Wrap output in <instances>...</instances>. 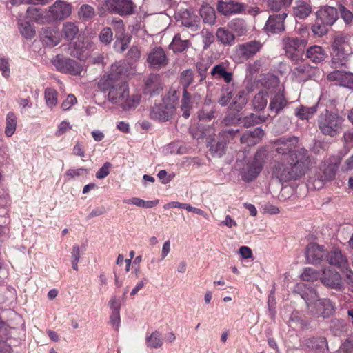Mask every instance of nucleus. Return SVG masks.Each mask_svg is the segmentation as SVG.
<instances>
[{
	"label": "nucleus",
	"instance_id": "nucleus-56",
	"mask_svg": "<svg viewBox=\"0 0 353 353\" xmlns=\"http://www.w3.org/2000/svg\"><path fill=\"white\" fill-rule=\"evenodd\" d=\"M19 29L21 35L26 39H31L34 37L35 31L28 22L20 23Z\"/></svg>",
	"mask_w": 353,
	"mask_h": 353
},
{
	"label": "nucleus",
	"instance_id": "nucleus-47",
	"mask_svg": "<svg viewBox=\"0 0 353 353\" xmlns=\"http://www.w3.org/2000/svg\"><path fill=\"white\" fill-rule=\"evenodd\" d=\"M193 81L194 72L192 70L188 69L181 73L179 82L183 87V90H188L189 87L192 84Z\"/></svg>",
	"mask_w": 353,
	"mask_h": 353
},
{
	"label": "nucleus",
	"instance_id": "nucleus-32",
	"mask_svg": "<svg viewBox=\"0 0 353 353\" xmlns=\"http://www.w3.org/2000/svg\"><path fill=\"white\" fill-rule=\"evenodd\" d=\"M180 19L182 25L185 27L192 28L194 30L198 27L199 21L198 17L189 10L183 11L180 14Z\"/></svg>",
	"mask_w": 353,
	"mask_h": 353
},
{
	"label": "nucleus",
	"instance_id": "nucleus-59",
	"mask_svg": "<svg viewBox=\"0 0 353 353\" xmlns=\"http://www.w3.org/2000/svg\"><path fill=\"white\" fill-rule=\"evenodd\" d=\"M339 12L341 17L346 25H351L353 22V14L351 11L347 10L344 6L340 5L339 6Z\"/></svg>",
	"mask_w": 353,
	"mask_h": 353
},
{
	"label": "nucleus",
	"instance_id": "nucleus-34",
	"mask_svg": "<svg viewBox=\"0 0 353 353\" xmlns=\"http://www.w3.org/2000/svg\"><path fill=\"white\" fill-rule=\"evenodd\" d=\"M217 40L225 46H232L234 43V35L225 28H219L216 32Z\"/></svg>",
	"mask_w": 353,
	"mask_h": 353
},
{
	"label": "nucleus",
	"instance_id": "nucleus-46",
	"mask_svg": "<svg viewBox=\"0 0 353 353\" xmlns=\"http://www.w3.org/2000/svg\"><path fill=\"white\" fill-rule=\"evenodd\" d=\"M290 326L294 329H307L309 326V322L305 319H302L297 312H293L289 320Z\"/></svg>",
	"mask_w": 353,
	"mask_h": 353
},
{
	"label": "nucleus",
	"instance_id": "nucleus-45",
	"mask_svg": "<svg viewBox=\"0 0 353 353\" xmlns=\"http://www.w3.org/2000/svg\"><path fill=\"white\" fill-rule=\"evenodd\" d=\"M210 73L212 76L218 75L219 77L223 78L227 83H229L232 81V72H228L222 64L214 65Z\"/></svg>",
	"mask_w": 353,
	"mask_h": 353
},
{
	"label": "nucleus",
	"instance_id": "nucleus-41",
	"mask_svg": "<svg viewBox=\"0 0 353 353\" xmlns=\"http://www.w3.org/2000/svg\"><path fill=\"white\" fill-rule=\"evenodd\" d=\"M78 17L82 21H88L95 16L94 8L88 4H83L78 10Z\"/></svg>",
	"mask_w": 353,
	"mask_h": 353
},
{
	"label": "nucleus",
	"instance_id": "nucleus-28",
	"mask_svg": "<svg viewBox=\"0 0 353 353\" xmlns=\"http://www.w3.org/2000/svg\"><path fill=\"white\" fill-rule=\"evenodd\" d=\"M41 41L43 45L48 47H54L59 43L60 38L57 32L47 28L43 30Z\"/></svg>",
	"mask_w": 353,
	"mask_h": 353
},
{
	"label": "nucleus",
	"instance_id": "nucleus-61",
	"mask_svg": "<svg viewBox=\"0 0 353 353\" xmlns=\"http://www.w3.org/2000/svg\"><path fill=\"white\" fill-rule=\"evenodd\" d=\"M43 16L42 10L40 8L30 6L26 10V17L32 20L37 21Z\"/></svg>",
	"mask_w": 353,
	"mask_h": 353
},
{
	"label": "nucleus",
	"instance_id": "nucleus-16",
	"mask_svg": "<svg viewBox=\"0 0 353 353\" xmlns=\"http://www.w3.org/2000/svg\"><path fill=\"white\" fill-rule=\"evenodd\" d=\"M163 90V82L158 74H151L145 80V92L151 96L157 95Z\"/></svg>",
	"mask_w": 353,
	"mask_h": 353
},
{
	"label": "nucleus",
	"instance_id": "nucleus-63",
	"mask_svg": "<svg viewBox=\"0 0 353 353\" xmlns=\"http://www.w3.org/2000/svg\"><path fill=\"white\" fill-rule=\"evenodd\" d=\"M112 165L110 162L105 163L102 167L97 172L96 178L98 179H103L105 178L109 174Z\"/></svg>",
	"mask_w": 353,
	"mask_h": 353
},
{
	"label": "nucleus",
	"instance_id": "nucleus-30",
	"mask_svg": "<svg viewBox=\"0 0 353 353\" xmlns=\"http://www.w3.org/2000/svg\"><path fill=\"white\" fill-rule=\"evenodd\" d=\"M287 100L281 92H278L270 100L269 110L274 115L278 114L286 105Z\"/></svg>",
	"mask_w": 353,
	"mask_h": 353
},
{
	"label": "nucleus",
	"instance_id": "nucleus-1",
	"mask_svg": "<svg viewBox=\"0 0 353 353\" xmlns=\"http://www.w3.org/2000/svg\"><path fill=\"white\" fill-rule=\"evenodd\" d=\"M124 70L121 64H112L110 72L103 75L98 83L101 91L108 92V99L113 104L121 105L128 97L129 87L123 77Z\"/></svg>",
	"mask_w": 353,
	"mask_h": 353
},
{
	"label": "nucleus",
	"instance_id": "nucleus-4",
	"mask_svg": "<svg viewBox=\"0 0 353 353\" xmlns=\"http://www.w3.org/2000/svg\"><path fill=\"white\" fill-rule=\"evenodd\" d=\"M316 17L312 31L315 35L322 37L327 32V27L332 26L339 19V10L332 6H322L316 12Z\"/></svg>",
	"mask_w": 353,
	"mask_h": 353
},
{
	"label": "nucleus",
	"instance_id": "nucleus-55",
	"mask_svg": "<svg viewBox=\"0 0 353 353\" xmlns=\"http://www.w3.org/2000/svg\"><path fill=\"white\" fill-rule=\"evenodd\" d=\"M198 117L201 121H210L214 117V110L207 102H205V105L199 112Z\"/></svg>",
	"mask_w": 353,
	"mask_h": 353
},
{
	"label": "nucleus",
	"instance_id": "nucleus-53",
	"mask_svg": "<svg viewBox=\"0 0 353 353\" xmlns=\"http://www.w3.org/2000/svg\"><path fill=\"white\" fill-rule=\"evenodd\" d=\"M232 97V90L228 85L223 86L221 90V96L218 103L222 105H226Z\"/></svg>",
	"mask_w": 353,
	"mask_h": 353
},
{
	"label": "nucleus",
	"instance_id": "nucleus-6",
	"mask_svg": "<svg viewBox=\"0 0 353 353\" xmlns=\"http://www.w3.org/2000/svg\"><path fill=\"white\" fill-rule=\"evenodd\" d=\"M307 41L298 37H285L283 39L282 45L288 59L293 61L304 60L305 49Z\"/></svg>",
	"mask_w": 353,
	"mask_h": 353
},
{
	"label": "nucleus",
	"instance_id": "nucleus-2",
	"mask_svg": "<svg viewBox=\"0 0 353 353\" xmlns=\"http://www.w3.org/2000/svg\"><path fill=\"white\" fill-rule=\"evenodd\" d=\"M310 163L308 151L300 148L293 159L283 158L272 168V175L281 182L296 180L302 176Z\"/></svg>",
	"mask_w": 353,
	"mask_h": 353
},
{
	"label": "nucleus",
	"instance_id": "nucleus-31",
	"mask_svg": "<svg viewBox=\"0 0 353 353\" xmlns=\"http://www.w3.org/2000/svg\"><path fill=\"white\" fill-rule=\"evenodd\" d=\"M312 13V7L306 1L299 0L295 2L294 14L299 19L307 18Z\"/></svg>",
	"mask_w": 353,
	"mask_h": 353
},
{
	"label": "nucleus",
	"instance_id": "nucleus-11",
	"mask_svg": "<svg viewBox=\"0 0 353 353\" xmlns=\"http://www.w3.org/2000/svg\"><path fill=\"white\" fill-rule=\"evenodd\" d=\"M106 6L111 12L121 16L134 14L136 7L131 0H107Z\"/></svg>",
	"mask_w": 353,
	"mask_h": 353
},
{
	"label": "nucleus",
	"instance_id": "nucleus-50",
	"mask_svg": "<svg viewBox=\"0 0 353 353\" xmlns=\"http://www.w3.org/2000/svg\"><path fill=\"white\" fill-rule=\"evenodd\" d=\"M140 100V94H128V97L125 98V100L121 106L123 108V110H129L131 108L137 107L139 104Z\"/></svg>",
	"mask_w": 353,
	"mask_h": 353
},
{
	"label": "nucleus",
	"instance_id": "nucleus-37",
	"mask_svg": "<svg viewBox=\"0 0 353 353\" xmlns=\"http://www.w3.org/2000/svg\"><path fill=\"white\" fill-rule=\"evenodd\" d=\"M210 151L214 157H221L225 152L226 145L221 139H219V134H218L217 139H213L210 143Z\"/></svg>",
	"mask_w": 353,
	"mask_h": 353
},
{
	"label": "nucleus",
	"instance_id": "nucleus-8",
	"mask_svg": "<svg viewBox=\"0 0 353 353\" xmlns=\"http://www.w3.org/2000/svg\"><path fill=\"white\" fill-rule=\"evenodd\" d=\"M299 142L296 137H282L279 139L275 144L276 145V151L283 156V158L293 159L299 150H294Z\"/></svg>",
	"mask_w": 353,
	"mask_h": 353
},
{
	"label": "nucleus",
	"instance_id": "nucleus-44",
	"mask_svg": "<svg viewBox=\"0 0 353 353\" xmlns=\"http://www.w3.org/2000/svg\"><path fill=\"white\" fill-rule=\"evenodd\" d=\"M228 27L234 32H235L239 36L245 34L247 32V26L245 21L242 19H234L230 21L228 24Z\"/></svg>",
	"mask_w": 353,
	"mask_h": 353
},
{
	"label": "nucleus",
	"instance_id": "nucleus-51",
	"mask_svg": "<svg viewBox=\"0 0 353 353\" xmlns=\"http://www.w3.org/2000/svg\"><path fill=\"white\" fill-rule=\"evenodd\" d=\"M292 2V0H268V8L274 12H279L283 8L289 7Z\"/></svg>",
	"mask_w": 353,
	"mask_h": 353
},
{
	"label": "nucleus",
	"instance_id": "nucleus-38",
	"mask_svg": "<svg viewBox=\"0 0 353 353\" xmlns=\"http://www.w3.org/2000/svg\"><path fill=\"white\" fill-rule=\"evenodd\" d=\"M219 134V139H221L226 145L235 141V140L240 137L239 129L226 128L221 130Z\"/></svg>",
	"mask_w": 353,
	"mask_h": 353
},
{
	"label": "nucleus",
	"instance_id": "nucleus-52",
	"mask_svg": "<svg viewBox=\"0 0 353 353\" xmlns=\"http://www.w3.org/2000/svg\"><path fill=\"white\" fill-rule=\"evenodd\" d=\"M146 341L148 346L152 348H159L163 344L161 334L157 331L152 332Z\"/></svg>",
	"mask_w": 353,
	"mask_h": 353
},
{
	"label": "nucleus",
	"instance_id": "nucleus-3",
	"mask_svg": "<svg viewBox=\"0 0 353 353\" xmlns=\"http://www.w3.org/2000/svg\"><path fill=\"white\" fill-rule=\"evenodd\" d=\"M309 312L314 317L328 318L334 312V307L330 301L327 299H319V295L314 289H310L305 294Z\"/></svg>",
	"mask_w": 353,
	"mask_h": 353
},
{
	"label": "nucleus",
	"instance_id": "nucleus-57",
	"mask_svg": "<svg viewBox=\"0 0 353 353\" xmlns=\"http://www.w3.org/2000/svg\"><path fill=\"white\" fill-rule=\"evenodd\" d=\"M301 276L303 281H314L318 279L319 274L316 270L312 268H305Z\"/></svg>",
	"mask_w": 353,
	"mask_h": 353
},
{
	"label": "nucleus",
	"instance_id": "nucleus-58",
	"mask_svg": "<svg viewBox=\"0 0 353 353\" xmlns=\"http://www.w3.org/2000/svg\"><path fill=\"white\" fill-rule=\"evenodd\" d=\"M166 154H183L185 148L182 147L181 143L173 142L167 145L164 148Z\"/></svg>",
	"mask_w": 353,
	"mask_h": 353
},
{
	"label": "nucleus",
	"instance_id": "nucleus-42",
	"mask_svg": "<svg viewBox=\"0 0 353 353\" xmlns=\"http://www.w3.org/2000/svg\"><path fill=\"white\" fill-rule=\"evenodd\" d=\"M330 329L334 336H340L347 332V326L343 320L335 319L331 321Z\"/></svg>",
	"mask_w": 353,
	"mask_h": 353
},
{
	"label": "nucleus",
	"instance_id": "nucleus-49",
	"mask_svg": "<svg viewBox=\"0 0 353 353\" xmlns=\"http://www.w3.org/2000/svg\"><path fill=\"white\" fill-rule=\"evenodd\" d=\"M337 168V163H330L325 165L323 168V175H321L322 179L325 181L332 180L336 175Z\"/></svg>",
	"mask_w": 353,
	"mask_h": 353
},
{
	"label": "nucleus",
	"instance_id": "nucleus-15",
	"mask_svg": "<svg viewBox=\"0 0 353 353\" xmlns=\"http://www.w3.org/2000/svg\"><path fill=\"white\" fill-rule=\"evenodd\" d=\"M216 8L221 14L228 16L242 13L245 8V4L233 1H220L217 3Z\"/></svg>",
	"mask_w": 353,
	"mask_h": 353
},
{
	"label": "nucleus",
	"instance_id": "nucleus-40",
	"mask_svg": "<svg viewBox=\"0 0 353 353\" xmlns=\"http://www.w3.org/2000/svg\"><path fill=\"white\" fill-rule=\"evenodd\" d=\"M200 14L205 23L214 24L216 21V13L214 9L209 6H203L200 9Z\"/></svg>",
	"mask_w": 353,
	"mask_h": 353
},
{
	"label": "nucleus",
	"instance_id": "nucleus-24",
	"mask_svg": "<svg viewBox=\"0 0 353 353\" xmlns=\"http://www.w3.org/2000/svg\"><path fill=\"white\" fill-rule=\"evenodd\" d=\"M319 72V70L316 68L311 66L308 63L299 65L292 70L293 75L296 77H303L305 79L315 78Z\"/></svg>",
	"mask_w": 353,
	"mask_h": 353
},
{
	"label": "nucleus",
	"instance_id": "nucleus-9",
	"mask_svg": "<svg viewBox=\"0 0 353 353\" xmlns=\"http://www.w3.org/2000/svg\"><path fill=\"white\" fill-rule=\"evenodd\" d=\"M146 62L150 69L159 70L168 65V58L161 47H154L148 53Z\"/></svg>",
	"mask_w": 353,
	"mask_h": 353
},
{
	"label": "nucleus",
	"instance_id": "nucleus-10",
	"mask_svg": "<svg viewBox=\"0 0 353 353\" xmlns=\"http://www.w3.org/2000/svg\"><path fill=\"white\" fill-rule=\"evenodd\" d=\"M263 165L264 160L261 154L256 152L254 159L248 164L247 168L242 172V179L245 182L253 181L261 172Z\"/></svg>",
	"mask_w": 353,
	"mask_h": 353
},
{
	"label": "nucleus",
	"instance_id": "nucleus-18",
	"mask_svg": "<svg viewBox=\"0 0 353 353\" xmlns=\"http://www.w3.org/2000/svg\"><path fill=\"white\" fill-rule=\"evenodd\" d=\"M286 13L270 15L265 24V29L272 33H279L285 30L284 20Z\"/></svg>",
	"mask_w": 353,
	"mask_h": 353
},
{
	"label": "nucleus",
	"instance_id": "nucleus-22",
	"mask_svg": "<svg viewBox=\"0 0 353 353\" xmlns=\"http://www.w3.org/2000/svg\"><path fill=\"white\" fill-rule=\"evenodd\" d=\"M190 41L187 39L185 32L182 31L174 35L170 47L174 52H183L191 46Z\"/></svg>",
	"mask_w": 353,
	"mask_h": 353
},
{
	"label": "nucleus",
	"instance_id": "nucleus-39",
	"mask_svg": "<svg viewBox=\"0 0 353 353\" xmlns=\"http://www.w3.org/2000/svg\"><path fill=\"white\" fill-rule=\"evenodd\" d=\"M317 107L318 103H316L314 105H312L311 107H306L303 105H301L299 108L296 109L295 114L297 116L299 119L304 120V119H309L312 118L314 114L317 111Z\"/></svg>",
	"mask_w": 353,
	"mask_h": 353
},
{
	"label": "nucleus",
	"instance_id": "nucleus-21",
	"mask_svg": "<svg viewBox=\"0 0 353 353\" xmlns=\"http://www.w3.org/2000/svg\"><path fill=\"white\" fill-rule=\"evenodd\" d=\"M325 259L330 265L336 266L339 269L345 270L348 267V263L346 258L342 254L341 251L338 248H334L330 251L327 254Z\"/></svg>",
	"mask_w": 353,
	"mask_h": 353
},
{
	"label": "nucleus",
	"instance_id": "nucleus-23",
	"mask_svg": "<svg viewBox=\"0 0 353 353\" xmlns=\"http://www.w3.org/2000/svg\"><path fill=\"white\" fill-rule=\"evenodd\" d=\"M304 54L305 58L314 63L322 62L327 57L325 50L321 46L317 45L309 47Z\"/></svg>",
	"mask_w": 353,
	"mask_h": 353
},
{
	"label": "nucleus",
	"instance_id": "nucleus-33",
	"mask_svg": "<svg viewBox=\"0 0 353 353\" xmlns=\"http://www.w3.org/2000/svg\"><path fill=\"white\" fill-rule=\"evenodd\" d=\"M79 28L74 22H65L61 29V35L67 41H72L79 34Z\"/></svg>",
	"mask_w": 353,
	"mask_h": 353
},
{
	"label": "nucleus",
	"instance_id": "nucleus-20",
	"mask_svg": "<svg viewBox=\"0 0 353 353\" xmlns=\"http://www.w3.org/2000/svg\"><path fill=\"white\" fill-rule=\"evenodd\" d=\"M325 256L323 246L319 245L315 243H310L306 248L305 256L310 263H319Z\"/></svg>",
	"mask_w": 353,
	"mask_h": 353
},
{
	"label": "nucleus",
	"instance_id": "nucleus-27",
	"mask_svg": "<svg viewBox=\"0 0 353 353\" xmlns=\"http://www.w3.org/2000/svg\"><path fill=\"white\" fill-rule=\"evenodd\" d=\"M304 345L311 350L323 351L327 348V342L323 336H313L304 340Z\"/></svg>",
	"mask_w": 353,
	"mask_h": 353
},
{
	"label": "nucleus",
	"instance_id": "nucleus-43",
	"mask_svg": "<svg viewBox=\"0 0 353 353\" xmlns=\"http://www.w3.org/2000/svg\"><path fill=\"white\" fill-rule=\"evenodd\" d=\"M17 120L15 114L9 112L6 116L5 134L8 137H12L17 128Z\"/></svg>",
	"mask_w": 353,
	"mask_h": 353
},
{
	"label": "nucleus",
	"instance_id": "nucleus-36",
	"mask_svg": "<svg viewBox=\"0 0 353 353\" xmlns=\"http://www.w3.org/2000/svg\"><path fill=\"white\" fill-rule=\"evenodd\" d=\"M248 94L245 90L239 91L233 99L232 108L236 111L242 110L248 101Z\"/></svg>",
	"mask_w": 353,
	"mask_h": 353
},
{
	"label": "nucleus",
	"instance_id": "nucleus-13",
	"mask_svg": "<svg viewBox=\"0 0 353 353\" xmlns=\"http://www.w3.org/2000/svg\"><path fill=\"white\" fill-rule=\"evenodd\" d=\"M71 13V4L64 1H57L49 8V17L53 20H63Z\"/></svg>",
	"mask_w": 353,
	"mask_h": 353
},
{
	"label": "nucleus",
	"instance_id": "nucleus-60",
	"mask_svg": "<svg viewBox=\"0 0 353 353\" xmlns=\"http://www.w3.org/2000/svg\"><path fill=\"white\" fill-rule=\"evenodd\" d=\"M345 73V71L343 70H334L327 74V79L330 81H335L336 84L341 86Z\"/></svg>",
	"mask_w": 353,
	"mask_h": 353
},
{
	"label": "nucleus",
	"instance_id": "nucleus-26",
	"mask_svg": "<svg viewBox=\"0 0 353 353\" xmlns=\"http://www.w3.org/2000/svg\"><path fill=\"white\" fill-rule=\"evenodd\" d=\"M112 26L115 31V35L117 41L115 45L121 44V51L123 52L127 48V44L128 43V39L122 38L125 32V27L122 20H113L112 21Z\"/></svg>",
	"mask_w": 353,
	"mask_h": 353
},
{
	"label": "nucleus",
	"instance_id": "nucleus-5",
	"mask_svg": "<svg viewBox=\"0 0 353 353\" xmlns=\"http://www.w3.org/2000/svg\"><path fill=\"white\" fill-rule=\"evenodd\" d=\"M344 119L336 113L325 110L320 114L317 119V125L320 132L325 136L334 137L339 135L342 130Z\"/></svg>",
	"mask_w": 353,
	"mask_h": 353
},
{
	"label": "nucleus",
	"instance_id": "nucleus-48",
	"mask_svg": "<svg viewBox=\"0 0 353 353\" xmlns=\"http://www.w3.org/2000/svg\"><path fill=\"white\" fill-rule=\"evenodd\" d=\"M268 103V95L267 93L263 92H260L257 93L253 100H252V106L253 108L256 110H261L267 105Z\"/></svg>",
	"mask_w": 353,
	"mask_h": 353
},
{
	"label": "nucleus",
	"instance_id": "nucleus-35",
	"mask_svg": "<svg viewBox=\"0 0 353 353\" xmlns=\"http://www.w3.org/2000/svg\"><path fill=\"white\" fill-rule=\"evenodd\" d=\"M267 119V116L256 115L253 113H250L245 117L240 118L239 121L245 128H250L256 124L265 122Z\"/></svg>",
	"mask_w": 353,
	"mask_h": 353
},
{
	"label": "nucleus",
	"instance_id": "nucleus-64",
	"mask_svg": "<svg viewBox=\"0 0 353 353\" xmlns=\"http://www.w3.org/2000/svg\"><path fill=\"white\" fill-rule=\"evenodd\" d=\"M341 353H353V336H349L340 347Z\"/></svg>",
	"mask_w": 353,
	"mask_h": 353
},
{
	"label": "nucleus",
	"instance_id": "nucleus-25",
	"mask_svg": "<svg viewBox=\"0 0 353 353\" xmlns=\"http://www.w3.org/2000/svg\"><path fill=\"white\" fill-rule=\"evenodd\" d=\"M333 56L330 62V67L336 68L339 66L345 65L348 59L350 54L345 50L344 48L336 47L332 48Z\"/></svg>",
	"mask_w": 353,
	"mask_h": 353
},
{
	"label": "nucleus",
	"instance_id": "nucleus-12",
	"mask_svg": "<svg viewBox=\"0 0 353 353\" xmlns=\"http://www.w3.org/2000/svg\"><path fill=\"white\" fill-rule=\"evenodd\" d=\"M175 107L170 103L155 104L150 111V118L160 121L170 120L175 112Z\"/></svg>",
	"mask_w": 353,
	"mask_h": 353
},
{
	"label": "nucleus",
	"instance_id": "nucleus-54",
	"mask_svg": "<svg viewBox=\"0 0 353 353\" xmlns=\"http://www.w3.org/2000/svg\"><path fill=\"white\" fill-rule=\"evenodd\" d=\"M45 99L48 106L54 107L57 103V92L52 88H47L44 92Z\"/></svg>",
	"mask_w": 353,
	"mask_h": 353
},
{
	"label": "nucleus",
	"instance_id": "nucleus-29",
	"mask_svg": "<svg viewBox=\"0 0 353 353\" xmlns=\"http://www.w3.org/2000/svg\"><path fill=\"white\" fill-rule=\"evenodd\" d=\"M196 86L191 87L190 90H184L182 92L181 110L182 111V116L188 119L190 115V110L192 108L191 99V91H193V88Z\"/></svg>",
	"mask_w": 353,
	"mask_h": 353
},
{
	"label": "nucleus",
	"instance_id": "nucleus-19",
	"mask_svg": "<svg viewBox=\"0 0 353 353\" xmlns=\"http://www.w3.org/2000/svg\"><path fill=\"white\" fill-rule=\"evenodd\" d=\"M261 48V43L252 41L237 46V52L242 58L248 59L254 56Z\"/></svg>",
	"mask_w": 353,
	"mask_h": 353
},
{
	"label": "nucleus",
	"instance_id": "nucleus-7",
	"mask_svg": "<svg viewBox=\"0 0 353 353\" xmlns=\"http://www.w3.org/2000/svg\"><path fill=\"white\" fill-rule=\"evenodd\" d=\"M52 63L57 70L63 73L81 76L83 72V67L80 63L61 54L53 59Z\"/></svg>",
	"mask_w": 353,
	"mask_h": 353
},
{
	"label": "nucleus",
	"instance_id": "nucleus-62",
	"mask_svg": "<svg viewBox=\"0 0 353 353\" xmlns=\"http://www.w3.org/2000/svg\"><path fill=\"white\" fill-rule=\"evenodd\" d=\"M112 32L110 28L106 27L104 28L100 34H99V39L100 41L102 43H104L105 44L110 43L112 40Z\"/></svg>",
	"mask_w": 353,
	"mask_h": 353
},
{
	"label": "nucleus",
	"instance_id": "nucleus-17",
	"mask_svg": "<svg viewBox=\"0 0 353 353\" xmlns=\"http://www.w3.org/2000/svg\"><path fill=\"white\" fill-rule=\"evenodd\" d=\"M264 136L261 128H256L252 130H246L239 137L241 143L248 146H253L259 143Z\"/></svg>",
	"mask_w": 353,
	"mask_h": 353
},
{
	"label": "nucleus",
	"instance_id": "nucleus-14",
	"mask_svg": "<svg viewBox=\"0 0 353 353\" xmlns=\"http://www.w3.org/2000/svg\"><path fill=\"white\" fill-rule=\"evenodd\" d=\"M321 281L323 285L330 288L339 290L342 287V281L338 272L332 270L330 268H325L323 270Z\"/></svg>",
	"mask_w": 353,
	"mask_h": 353
}]
</instances>
